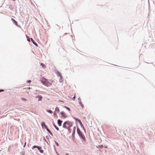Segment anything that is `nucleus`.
Wrapping results in <instances>:
<instances>
[{
    "mask_svg": "<svg viewBox=\"0 0 155 155\" xmlns=\"http://www.w3.org/2000/svg\"><path fill=\"white\" fill-rule=\"evenodd\" d=\"M31 40L34 45L38 47V45L37 43L32 38H31Z\"/></svg>",
    "mask_w": 155,
    "mask_h": 155,
    "instance_id": "8",
    "label": "nucleus"
},
{
    "mask_svg": "<svg viewBox=\"0 0 155 155\" xmlns=\"http://www.w3.org/2000/svg\"><path fill=\"white\" fill-rule=\"evenodd\" d=\"M56 74L58 75V76L60 77V78H63V77H62V75H61V74L60 73V72L58 71H57L56 72Z\"/></svg>",
    "mask_w": 155,
    "mask_h": 155,
    "instance_id": "9",
    "label": "nucleus"
},
{
    "mask_svg": "<svg viewBox=\"0 0 155 155\" xmlns=\"http://www.w3.org/2000/svg\"><path fill=\"white\" fill-rule=\"evenodd\" d=\"M31 82V80H28L27 81V83H30Z\"/></svg>",
    "mask_w": 155,
    "mask_h": 155,
    "instance_id": "29",
    "label": "nucleus"
},
{
    "mask_svg": "<svg viewBox=\"0 0 155 155\" xmlns=\"http://www.w3.org/2000/svg\"><path fill=\"white\" fill-rule=\"evenodd\" d=\"M73 40H75V39H73Z\"/></svg>",
    "mask_w": 155,
    "mask_h": 155,
    "instance_id": "52",
    "label": "nucleus"
},
{
    "mask_svg": "<svg viewBox=\"0 0 155 155\" xmlns=\"http://www.w3.org/2000/svg\"><path fill=\"white\" fill-rule=\"evenodd\" d=\"M105 148H107V147H104Z\"/></svg>",
    "mask_w": 155,
    "mask_h": 155,
    "instance_id": "46",
    "label": "nucleus"
},
{
    "mask_svg": "<svg viewBox=\"0 0 155 155\" xmlns=\"http://www.w3.org/2000/svg\"><path fill=\"white\" fill-rule=\"evenodd\" d=\"M55 112H57V113H59V112L60 111V110H59V108L57 107H56L55 109Z\"/></svg>",
    "mask_w": 155,
    "mask_h": 155,
    "instance_id": "13",
    "label": "nucleus"
},
{
    "mask_svg": "<svg viewBox=\"0 0 155 155\" xmlns=\"http://www.w3.org/2000/svg\"><path fill=\"white\" fill-rule=\"evenodd\" d=\"M73 40H75V39H73Z\"/></svg>",
    "mask_w": 155,
    "mask_h": 155,
    "instance_id": "51",
    "label": "nucleus"
},
{
    "mask_svg": "<svg viewBox=\"0 0 155 155\" xmlns=\"http://www.w3.org/2000/svg\"><path fill=\"white\" fill-rule=\"evenodd\" d=\"M37 148L38 150L39 151V152L41 153H42L43 152V150H41V147L37 146L36 145H34L32 147V149H34L35 148Z\"/></svg>",
    "mask_w": 155,
    "mask_h": 155,
    "instance_id": "3",
    "label": "nucleus"
},
{
    "mask_svg": "<svg viewBox=\"0 0 155 155\" xmlns=\"http://www.w3.org/2000/svg\"><path fill=\"white\" fill-rule=\"evenodd\" d=\"M26 38H27V41L29 42H30L31 41L30 40H31V38H30L27 35H26Z\"/></svg>",
    "mask_w": 155,
    "mask_h": 155,
    "instance_id": "16",
    "label": "nucleus"
},
{
    "mask_svg": "<svg viewBox=\"0 0 155 155\" xmlns=\"http://www.w3.org/2000/svg\"><path fill=\"white\" fill-rule=\"evenodd\" d=\"M73 40H75V39H73Z\"/></svg>",
    "mask_w": 155,
    "mask_h": 155,
    "instance_id": "50",
    "label": "nucleus"
},
{
    "mask_svg": "<svg viewBox=\"0 0 155 155\" xmlns=\"http://www.w3.org/2000/svg\"><path fill=\"white\" fill-rule=\"evenodd\" d=\"M18 121H19V120H20V119H18Z\"/></svg>",
    "mask_w": 155,
    "mask_h": 155,
    "instance_id": "54",
    "label": "nucleus"
},
{
    "mask_svg": "<svg viewBox=\"0 0 155 155\" xmlns=\"http://www.w3.org/2000/svg\"><path fill=\"white\" fill-rule=\"evenodd\" d=\"M26 144V142H25V143L24 145V146H23L24 147H25Z\"/></svg>",
    "mask_w": 155,
    "mask_h": 155,
    "instance_id": "40",
    "label": "nucleus"
},
{
    "mask_svg": "<svg viewBox=\"0 0 155 155\" xmlns=\"http://www.w3.org/2000/svg\"><path fill=\"white\" fill-rule=\"evenodd\" d=\"M69 125V126H68L67 127V128H66L68 130V131L69 132L71 133V131L70 130V128L72 126V125H70H70Z\"/></svg>",
    "mask_w": 155,
    "mask_h": 155,
    "instance_id": "11",
    "label": "nucleus"
},
{
    "mask_svg": "<svg viewBox=\"0 0 155 155\" xmlns=\"http://www.w3.org/2000/svg\"><path fill=\"white\" fill-rule=\"evenodd\" d=\"M79 124L81 126V127H83V125L81 121L79 122Z\"/></svg>",
    "mask_w": 155,
    "mask_h": 155,
    "instance_id": "22",
    "label": "nucleus"
},
{
    "mask_svg": "<svg viewBox=\"0 0 155 155\" xmlns=\"http://www.w3.org/2000/svg\"><path fill=\"white\" fill-rule=\"evenodd\" d=\"M62 122V121L60 120V119H58V124L59 125V126H60L61 125V123Z\"/></svg>",
    "mask_w": 155,
    "mask_h": 155,
    "instance_id": "10",
    "label": "nucleus"
},
{
    "mask_svg": "<svg viewBox=\"0 0 155 155\" xmlns=\"http://www.w3.org/2000/svg\"><path fill=\"white\" fill-rule=\"evenodd\" d=\"M58 155V153L57 151H56V152H55Z\"/></svg>",
    "mask_w": 155,
    "mask_h": 155,
    "instance_id": "43",
    "label": "nucleus"
},
{
    "mask_svg": "<svg viewBox=\"0 0 155 155\" xmlns=\"http://www.w3.org/2000/svg\"><path fill=\"white\" fill-rule=\"evenodd\" d=\"M41 126H42V128L44 129V128L45 129H46L47 128H48L46 126V125L45 124V123L44 122H41Z\"/></svg>",
    "mask_w": 155,
    "mask_h": 155,
    "instance_id": "7",
    "label": "nucleus"
},
{
    "mask_svg": "<svg viewBox=\"0 0 155 155\" xmlns=\"http://www.w3.org/2000/svg\"><path fill=\"white\" fill-rule=\"evenodd\" d=\"M40 65L41 66L42 68H45L46 67V65L42 63L40 64Z\"/></svg>",
    "mask_w": 155,
    "mask_h": 155,
    "instance_id": "14",
    "label": "nucleus"
},
{
    "mask_svg": "<svg viewBox=\"0 0 155 155\" xmlns=\"http://www.w3.org/2000/svg\"><path fill=\"white\" fill-rule=\"evenodd\" d=\"M46 111L50 113L51 114H52L53 113L52 111L51 110H46Z\"/></svg>",
    "mask_w": 155,
    "mask_h": 155,
    "instance_id": "20",
    "label": "nucleus"
},
{
    "mask_svg": "<svg viewBox=\"0 0 155 155\" xmlns=\"http://www.w3.org/2000/svg\"><path fill=\"white\" fill-rule=\"evenodd\" d=\"M79 104L80 105H81V104H82V103H81V101H79Z\"/></svg>",
    "mask_w": 155,
    "mask_h": 155,
    "instance_id": "36",
    "label": "nucleus"
},
{
    "mask_svg": "<svg viewBox=\"0 0 155 155\" xmlns=\"http://www.w3.org/2000/svg\"><path fill=\"white\" fill-rule=\"evenodd\" d=\"M53 125L57 130H59V128L55 125L53 122Z\"/></svg>",
    "mask_w": 155,
    "mask_h": 155,
    "instance_id": "15",
    "label": "nucleus"
},
{
    "mask_svg": "<svg viewBox=\"0 0 155 155\" xmlns=\"http://www.w3.org/2000/svg\"><path fill=\"white\" fill-rule=\"evenodd\" d=\"M60 114H61L62 115V117L64 118H66L67 117V116L65 115L63 111L61 112Z\"/></svg>",
    "mask_w": 155,
    "mask_h": 155,
    "instance_id": "12",
    "label": "nucleus"
},
{
    "mask_svg": "<svg viewBox=\"0 0 155 155\" xmlns=\"http://www.w3.org/2000/svg\"><path fill=\"white\" fill-rule=\"evenodd\" d=\"M11 20L14 24H15V25H16L18 27L21 28V26L20 25H18V22L16 21L14 19L12 18Z\"/></svg>",
    "mask_w": 155,
    "mask_h": 155,
    "instance_id": "4",
    "label": "nucleus"
},
{
    "mask_svg": "<svg viewBox=\"0 0 155 155\" xmlns=\"http://www.w3.org/2000/svg\"><path fill=\"white\" fill-rule=\"evenodd\" d=\"M73 117L74 120H75L76 121L78 122L79 123L81 121V120L78 118H76L74 117Z\"/></svg>",
    "mask_w": 155,
    "mask_h": 155,
    "instance_id": "18",
    "label": "nucleus"
},
{
    "mask_svg": "<svg viewBox=\"0 0 155 155\" xmlns=\"http://www.w3.org/2000/svg\"><path fill=\"white\" fill-rule=\"evenodd\" d=\"M53 82L54 81L51 79H47L44 78L41 80V82L43 84L47 87L51 85Z\"/></svg>",
    "mask_w": 155,
    "mask_h": 155,
    "instance_id": "1",
    "label": "nucleus"
},
{
    "mask_svg": "<svg viewBox=\"0 0 155 155\" xmlns=\"http://www.w3.org/2000/svg\"><path fill=\"white\" fill-rule=\"evenodd\" d=\"M103 147V146L102 145H100L99 146H98V147H97L98 148H102Z\"/></svg>",
    "mask_w": 155,
    "mask_h": 155,
    "instance_id": "25",
    "label": "nucleus"
},
{
    "mask_svg": "<svg viewBox=\"0 0 155 155\" xmlns=\"http://www.w3.org/2000/svg\"><path fill=\"white\" fill-rule=\"evenodd\" d=\"M55 143L56 145L57 146H59V144L58 142H57L56 141H55Z\"/></svg>",
    "mask_w": 155,
    "mask_h": 155,
    "instance_id": "28",
    "label": "nucleus"
},
{
    "mask_svg": "<svg viewBox=\"0 0 155 155\" xmlns=\"http://www.w3.org/2000/svg\"><path fill=\"white\" fill-rule=\"evenodd\" d=\"M59 81L61 83L62 82V81H63V78H60V79L59 80Z\"/></svg>",
    "mask_w": 155,
    "mask_h": 155,
    "instance_id": "26",
    "label": "nucleus"
},
{
    "mask_svg": "<svg viewBox=\"0 0 155 155\" xmlns=\"http://www.w3.org/2000/svg\"><path fill=\"white\" fill-rule=\"evenodd\" d=\"M28 89H30L31 88H28Z\"/></svg>",
    "mask_w": 155,
    "mask_h": 155,
    "instance_id": "45",
    "label": "nucleus"
},
{
    "mask_svg": "<svg viewBox=\"0 0 155 155\" xmlns=\"http://www.w3.org/2000/svg\"><path fill=\"white\" fill-rule=\"evenodd\" d=\"M65 155H69L68 154V153H66V154Z\"/></svg>",
    "mask_w": 155,
    "mask_h": 155,
    "instance_id": "42",
    "label": "nucleus"
},
{
    "mask_svg": "<svg viewBox=\"0 0 155 155\" xmlns=\"http://www.w3.org/2000/svg\"><path fill=\"white\" fill-rule=\"evenodd\" d=\"M49 134L52 136H53V134H52V133L51 132H50L49 133Z\"/></svg>",
    "mask_w": 155,
    "mask_h": 155,
    "instance_id": "32",
    "label": "nucleus"
},
{
    "mask_svg": "<svg viewBox=\"0 0 155 155\" xmlns=\"http://www.w3.org/2000/svg\"><path fill=\"white\" fill-rule=\"evenodd\" d=\"M54 149L55 151L56 152V151H57V150H56V148L55 147V146L54 145Z\"/></svg>",
    "mask_w": 155,
    "mask_h": 155,
    "instance_id": "31",
    "label": "nucleus"
},
{
    "mask_svg": "<svg viewBox=\"0 0 155 155\" xmlns=\"http://www.w3.org/2000/svg\"><path fill=\"white\" fill-rule=\"evenodd\" d=\"M38 101H41L42 100V96H41L38 95Z\"/></svg>",
    "mask_w": 155,
    "mask_h": 155,
    "instance_id": "17",
    "label": "nucleus"
},
{
    "mask_svg": "<svg viewBox=\"0 0 155 155\" xmlns=\"http://www.w3.org/2000/svg\"><path fill=\"white\" fill-rule=\"evenodd\" d=\"M75 95H74V96L72 98V100H75Z\"/></svg>",
    "mask_w": 155,
    "mask_h": 155,
    "instance_id": "30",
    "label": "nucleus"
},
{
    "mask_svg": "<svg viewBox=\"0 0 155 155\" xmlns=\"http://www.w3.org/2000/svg\"><path fill=\"white\" fill-rule=\"evenodd\" d=\"M46 138L47 139H49V137H48V136H47L46 137Z\"/></svg>",
    "mask_w": 155,
    "mask_h": 155,
    "instance_id": "41",
    "label": "nucleus"
},
{
    "mask_svg": "<svg viewBox=\"0 0 155 155\" xmlns=\"http://www.w3.org/2000/svg\"><path fill=\"white\" fill-rule=\"evenodd\" d=\"M4 91V90L3 89H0V92H3Z\"/></svg>",
    "mask_w": 155,
    "mask_h": 155,
    "instance_id": "35",
    "label": "nucleus"
},
{
    "mask_svg": "<svg viewBox=\"0 0 155 155\" xmlns=\"http://www.w3.org/2000/svg\"><path fill=\"white\" fill-rule=\"evenodd\" d=\"M58 155H59V154H58Z\"/></svg>",
    "mask_w": 155,
    "mask_h": 155,
    "instance_id": "57",
    "label": "nucleus"
},
{
    "mask_svg": "<svg viewBox=\"0 0 155 155\" xmlns=\"http://www.w3.org/2000/svg\"><path fill=\"white\" fill-rule=\"evenodd\" d=\"M47 130V131L49 133L50 132H51L50 130H49L48 128H47L46 129Z\"/></svg>",
    "mask_w": 155,
    "mask_h": 155,
    "instance_id": "27",
    "label": "nucleus"
},
{
    "mask_svg": "<svg viewBox=\"0 0 155 155\" xmlns=\"http://www.w3.org/2000/svg\"><path fill=\"white\" fill-rule=\"evenodd\" d=\"M64 107L66 109H68V110H69V111H70V108H69L68 107H66V106H64Z\"/></svg>",
    "mask_w": 155,
    "mask_h": 155,
    "instance_id": "24",
    "label": "nucleus"
},
{
    "mask_svg": "<svg viewBox=\"0 0 155 155\" xmlns=\"http://www.w3.org/2000/svg\"><path fill=\"white\" fill-rule=\"evenodd\" d=\"M12 0L13 1H15L16 0Z\"/></svg>",
    "mask_w": 155,
    "mask_h": 155,
    "instance_id": "53",
    "label": "nucleus"
},
{
    "mask_svg": "<svg viewBox=\"0 0 155 155\" xmlns=\"http://www.w3.org/2000/svg\"><path fill=\"white\" fill-rule=\"evenodd\" d=\"M154 66V67H155V65H153Z\"/></svg>",
    "mask_w": 155,
    "mask_h": 155,
    "instance_id": "56",
    "label": "nucleus"
},
{
    "mask_svg": "<svg viewBox=\"0 0 155 155\" xmlns=\"http://www.w3.org/2000/svg\"><path fill=\"white\" fill-rule=\"evenodd\" d=\"M82 127L83 129L84 130V131L85 132V129L84 127V126H83V127Z\"/></svg>",
    "mask_w": 155,
    "mask_h": 155,
    "instance_id": "37",
    "label": "nucleus"
},
{
    "mask_svg": "<svg viewBox=\"0 0 155 155\" xmlns=\"http://www.w3.org/2000/svg\"><path fill=\"white\" fill-rule=\"evenodd\" d=\"M19 10L20 11V13H21L23 12V10L22 8L21 7H20V8H19Z\"/></svg>",
    "mask_w": 155,
    "mask_h": 155,
    "instance_id": "19",
    "label": "nucleus"
},
{
    "mask_svg": "<svg viewBox=\"0 0 155 155\" xmlns=\"http://www.w3.org/2000/svg\"><path fill=\"white\" fill-rule=\"evenodd\" d=\"M56 117V118H57L58 117H57V116H55Z\"/></svg>",
    "mask_w": 155,
    "mask_h": 155,
    "instance_id": "49",
    "label": "nucleus"
},
{
    "mask_svg": "<svg viewBox=\"0 0 155 155\" xmlns=\"http://www.w3.org/2000/svg\"><path fill=\"white\" fill-rule=\"evenodd\" d=\"M76 127H74L73 128L72 134L71 136V137L72 139H74V135L76 131Z\"/></svg>",
    "mask_w": 155,
    "mask_h": 155,
    "instance_id": "5",
    "label": "nucleus"
},
{
    "mask_svg": "<svg viewBox=\"0 0 155 155\" xmlns=\"http://www.w3.org/2000/svg\"><path fill=\"white\" fill-rule=\"evenodd\" d=\"M67 34H68V33H64V35H67Z\"/></svg>",
    "mask_w": 155,
    "mask_h": 155,
    "instance_id": "44",
    "label": "nucleus"
},
{
    "mask_svg": "<svg viewBox=\"0 0 155 155\" xmlns=\"http://www.w3.org/2000/svg\"><path fill=\"white\" fill-rule=\"evenodd\" d=\"M61 101V102H62V101Z\"/></svg>",
    "mask_w": 155,
    "mask_h": 155,
    "instance_id": "48",
    "label": "nucleus"
},
{
    "mask_svg": "<svg viewBox=\"0 0 155 155\" xmlns=\"http://www.w3.org/2000/svg\"><path fill=\"white\" fill-rule=\"evenodd\" d=\"M21 99L22 101H27V99H25V98H24V97L21 98Z\"/></svg>",
    "mask_w": 155,
    "mask_h": 155,
    "instance_id": "23",
    "label": "nucleus"
},
{
    "mask_svg": "<svg viewBox=\"0 0 155 155\" xmlns=\"http://www.w3.org/2000/svg\"><path fill=\"white\" fill-rule=\"evenodd\" d=\"M49 134L52 136H53V134H52V133L51 132H50L49 133Z\"/></svg>",
    "mask_w": 155,
    "mask_h": 155,
    "instance_id": "33",
    "label": "nucleus"
},
{
    "mask_svg": "<svg viewBox=\"0 0 155 155\" xmlns=\"http://www.w3.org/2000/svg\"><path fill=\"white\" fill-rule=\"evenodd\" d=\"M146 63H147V64H148L149 63H147V62H145Z\"/></svg>",
    "mask_w": 155,
    "mask_h": 155,
    "instance_id": "47",
    "label": "nucleus"
},
{
    "mask_svg": "<svg viewBox=\"0 0 155 155\" xmlns=\"http://www.w3.org/2000/svg\"><path fill=\"white\" fill-rule=\"evenodd\" d=\"M54 116H57V117H58V116L57 114V113L56 112L54 111Z\"/></svg>",
    "mask_w": 155,
    "mask_h": 155,
    "instance_id": "21",
    "label": "nucleus"
},
{
    "mask_svg": "<svg viewBox=\"0 0 155 155\" xmlns=\"http://www.w3.org/2000/svg\"><path fill=\"white\" fill-rule=\"evenodd\" d=\"M81 107H82V108H83L84 107V106L83 104H81Z\"/></svg>",
    "mask_w": 155,
    "mask_h": 155,
    "instance_id": "38",
    "label": "nucleus"
},
{
    "mask_svg": "<svg viewBox=\"0 0 155 155\" xmlns=\"http://www.w3.org/2000/svg\"><path fill=\"white\" fill-rule=\"evenodd\" d=\"M77 132L78 134L81 139H82L83 141L82 142L86 141V138L84 135L82 134L81 130L79 129V128L78 127L77 128Z\"/></svg>",
    "mask_w": 155,
    "mask_h": 155,
    "instance_id": "2",
    "label": "nucleus"
},
{
    "mask_svg": "<svg viewBox=\"0 0 155 155\" xmlns=\"http://www.w3.org/2000/svg\"><path fill=\"white\" fill-rule=\"evenodd\" d=\"M70 125V123L68 121H66L64 122L63 125V127L64 128H67L66 124Z\"/></svg>",
    "mask_w": 155,
    "mask_h": 155,
    "instance_id": "6",
    "label": "nucleus"
},
{
    "mask_svg": "<svg viewBox=\"0 0 155 155\" xmlns=\"http://www.w3.org/2000/svg\"><path fill=\"white\" fill-rule=\"evenodd\" d=\"M78 101H80L81 100V99L79 97L78 98Z\"/></svg>",
    "mask_w": 155,
    "mask_h": 155,
    "instance_id": "39",
    "label": "nucleus"
},
{
    "mask_svg": "<svg viewBox=\"0 0 155 155\" xmlns=\"http://www.w3.org/2000/svg\"><path fill=\"white\" fill-rule=\"evenodd\" d=\"M151 63L152 64H153V63Z\"/></svg>",
    "mask_w": 155,
    "mask_h": 155,
    "instance_id": "55",
    "label": "nucleus"
},
{
    "mask_svg": "<svg viewBox=\"0 0 155 155\" xmlns=\"http://www.w3.org/2000/svg\"><path fill=\"white\" fill-rule=\"evenodd\" d=\"M56 26H58V27H59V28H58V29L59 30H60V28H61L60 27H59V26L58 25H57V24H56Z\"/></svg>",
    "mask_w": 155,
    "mask_h": 155,
    "instance_id": "34",
    "label": "nucleus"
}]
</instances>
